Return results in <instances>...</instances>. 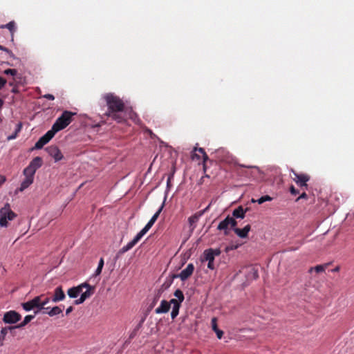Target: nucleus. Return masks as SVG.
I'll return each instance as SVG.
<instances>
[{
    "label": "nucleus",
    "instance_id": "obj_1",
    "mask_svg": "<svg viewBox=\"0 0 354 354\" xmlns=\"http://www.w3.org/2000/svg\"><path fill=\"white\" fill-rule=\"evenodd\" d=\"M104 99L106 102L108 106V111L105 115L111 117L117 122H123L125 119L122 115V112L124 109V104L123 101L113 93H107L104 96Z\"/></svg>",
    "mask_w": 354,
    "mask_h": 354
},
{
    "label": "nucleus",
    "instance_id": "obj_2",
    "mask_svg": "<svg viewBox=\"0 0 354 354\" xmlns=\"http://www.w3.org/2000/svg\"><path fill=\"white\" fill-rule=\"evenodd\" d=\"M155 223V214L151 218L145 227L134 237V239L129 242L126 245L122 247L116 255L118 258L120 254H124L128 250H131L140 239L149 230Z\"/></svg>",
    "mask_w": 354,
    "mask_h": 354
},
{
    "label": "nucleus",
    "instance_id": "obj_3",
    "mask_svg": "<svg viewBox=\"0 0 354 354\" xmlns=\"http://www.w3.org/2000/svg\"><path fill=\"white\" fill-rule=\"evenodd\" d=\"M75 115H76V113L64 111L55 120L51 129L55 133L65 129L72 122V118Z\"/></svg>",
    "mask_w": 354,
    "mask_h": 354
},
{
    "label": "nucleus",
    "instance_id": "obj_4",
    "mask_svg": "<svg viewBox=\"0 0 354 354\" xmlns=\"http://www.w3.org/2000/svg\"><path fill=\"white\" fill-rule=\"evenodd\" d=\"M17 217V214L11 209L9 203L0 209V226L2 227H7L8 226V221L14 220Z\"/></svg>",
    "mask_w": 354,
    "mask_h": 354
},
{
    "label": "nucleus",
    "instance_id": "obj_5",
    "mask_svg": "<svg viewBox=\"0 0 354 354\" xmlns=\"http://www.w3.org/2000/svg\"><path fill=\"white\" fill-rule=\"evenodd\" d=\"M221 250L218 248L213 249L209 248L205 250L201 257L202 261H207V268L212 270H214L216 267L214 265L215 257H218L221 254Z\"/></svg>",
    "mask_w": 354,
    "mask_h": 354
},
{
    "label": "nucleus",
    "instance_id": "obj_6",
    "mask_svg": "<svg viewBox=\"0 0 354 354\" xmlns=\"http://www.w3.org/2000/svg\"><path fill=\"white\" fill-rule=\"evenodd\" d=\"M291 178L300 187L301 189H307V182L310 180V176L306 174H299L295 170L291 169Z\"/></svg>",
    "mask_w": 354,
    "mask_h": 354
},
{
    "label": "nucleus",
    "instance_id": "obj_7",
    "mask_svg": "<svg viewBox=\"0 0 354 354\" xmlns=\"http://www.w3.org/2000/svg\"><path fill=\"white\" fill-rule=\"evenodd\" d=\"M44 297V295H43V294L40 295L39 296L35 297L32 299H31L27 302L22 303L21 306L26 311H30L32 309L36 308L37 310L35 312V314L36 315L41 310V306H40V304H41L40 300Z\"/></svg>",
    "mask_w": 354,
    "mask_h": 354
},
{
    "label": "nucleus",
    "instance_id": "obj_8",
    "mask_svg": "<svg viewBox=\"0 0 354 354\" xmlns=\"http://www.w3.org/2000/svg\"><path fill=\"white\" fill-rule=\"evenodd\" d=\"M55 132L51 129L48 131L43 136H41L38 141L35 143L34 148L36 149H41L46 145L55 135Z\"/></svg>",
    "mask_w": 354,
    "mask_h": 354
},
{
    "label": "nucleus",
    "instance_id": "obj_9",
    "mask_svg": "<svg viewBox=\"0 0 354 354\" xmlns=\"http://www.w3.org/2000/svg\"><path fill=\"white\" fill-rule=\"evenodd\" d=\"M21 318V316L19 313L15 310H10L4 314L3 320L6 324H15L19 322Z\"/></svg>",
    "mask_w": 354,
    "mask_h": 354
},
{
    "label": "nucleus",
    "instance_id": "obj_10",
    "mask_svg": "<svg viewBox=\"0 0 354 354\" xmlns=\"http://www.w3.org/2000/svg\"><path fill=\"white\" fill-rule=\"evenodd\" d=\"M46 151L55 159V162L59 161L63 158L62 152L57 146L50 145L46 148Z\"/></svg>",
    "mask_w": 354,
    "mask_h": 354
},
{
    "label": "nucleus",
    "instance_id": "obj_11",
    "mask_svg": "<svg viewBox=\"0 0 354 354\" xmlns=\"http://www.w3.org/2000/svg\"><path fill=\"white\" fill-rule=\"evenodd\" d=\"M83 286H88V283H83L77 286L69 288L67 291L69 297L76 298L82 292Z\"/></svg>",
    "mask_w": 354,
    "mask_h": 354
},
{
    "label": "nucleus",
    "instance_id": "obj_12",
    "mask_svg": "<svg viewBox=\"0 0 354 354\" xmlns=\"http://www.w3.org/2000/svg\"><path fill=\"white\" fill-rule=\"evenodd\" d=\"M194 266L192 263H189L187 267L183 270L178 277L182 281H185L193 274Z\"/></svg>",
    "mask_w": 354,
    "mask_h": 354
},
{
    "label": "nucleus",
    "instance_id": "obj_13",
    "mask_svg": "<svg viewBox=\"0 0 354 354\" xmlns=\"http://www.w3.org/2000/svg\"><path fill=\"white\" fill-rule=\"evenodd\" d=\"M66 297L65 293L62 286L57 287L53 293L52 301L55 303L63 301Z\"/></svg>",
    "mask_w": 354,
    "mask_h": 354
},
{
    "label": "nucleus",
    "instance_id": "obj_14",
    "mask_svg": "<svg viewBox=\"0 0 354 354\" xmlns=\"http://www.w3.org/2000/svg\"><path fill=\"white\" fill-rule=\"evenodd\" d=\"M208 207L209 206L206 207L205 209L198 212L197 213L194 214V215L189 218V223L190 224V226L192 227V230L195 228V225H194L198 221L199 218L207 211Z\"/></svg>",
    "mask_w": 354,
    "mask_h": 354
},
{
    "label": "nucleus",
    "instance_id": "obj_15",
    "mask_svg": "<svg viewBox=\"0 0 354 354\" xmlns=\"http://www.w3.org/2000/svg\"><path fill=\"white\" fill-rule=\"evenodd\" d=\"M251 227L250 225H245L243 229L234 228V232L240 238H247L248 232L250 231Z\"/></svg>",
    "mask_w": 354,
    "mask_h": 354
},
{
    "label": "nucleus",
    "instance_id": "obj_16",
    "mask_svg": "<svg viewBox=\"0 0 354 354\" xmlns=\"http://www.w3.org/2000/svg\"><path fill=\"white\" fill-rule=\"evenodd\" d=\"M0 28H7L10 33L11 40H14V34L17 30L16 24L14 21H10L5 25H1Z\"/></svg>",
    "mask_w": 354,
    "mask_h": 354
},
{
    "label": "nucleus",
    "instance_id": "obj_17",
    "mask_svg": "<svg viewBox=\"0 0 354 354\" xmlns=\"http://www.w3.org/2000/svg\"><path fill=\"white\" fill-rule=\"evenodd\" d=\"M248 208L243 209L242 206H239L237 208L234 209L232 212V216L236 218H244L245 216V213L248 211Z\"/></svg>",
    "mask_w": 354,
    "mask_h": 354
},
{
    "label": "nucleus",
    "instance_id": "obj_18",
    "mask_svg": "<svg viewBox=\"0 0 354 354\" xmlns=\"http://www.w3.org/2000/svg\"><path fill=\"white\" fill-rule=\"evenodd\" d=\"M212 330L216 333L218 339H221L223 335V332L218 328L217 326V319L216 317H213L211 321Z\"/></svg>",
    "mask_w": 354,
    "mask_h": 354
},
{
    "label": "nucleus",
    "instance_id": "obj_19",
    "mask_svg": "<svg viewBox=\"0 0 354 354\" xmlns=\"http://www.w3.org/2000/svg\"><path fill=\"white\" fill-rule=\"evenodd\" d=\"M194 151L195 152L198 151L200 154L202 155L203 156V171L204 172L206 171V169H207V166H206V161L209 159L208 158V156L207 155V153H205L204 149L203 148H194Z\"/></svg>",
    "mask_w": 354,
    "mask_h": 354
},
{
    "label": "nucleus",
    "instance_id": "obj_20",
    "mask_svg": "<svg viewBox=\"0 0 354 354\" xmlns=\"http://www.w3.org/2000/svg\"><path fill=\"white\" fill-rule=\"evenodd\" d=\"M170 308V304L167 301H162L160 306L156 308V313H167Z\"/></svg>",
    "mask_w": 354,
    "mask_h": 354
},
{
    "label": "nucleus",
    "instance_id": "obj_21",
    "mask_svg": "<svg viewBox=\"0 0 354 354\" xmlns=\"http://www.w3.org/2000/svg\"><path fill=\"white\" fill-rule=\"evenodd\" d=\"M62 313V309L59 306H55L50 310L43 311V314H48L50 317L57 315Z\"/></svg>",
    "mask_w": 354,
    "mask_h": 354
},
{
    "label": "nucleus",
    "instance_id": "obj_22",
    "mask_svg": "<svg viewBox=\"0 0 354 354\" xmlns=\"http://www.w3.org/2000/svg\"><path fill=\"white\" fill-rule=\"evenodd\" d=\"M229 226V216H227L223 221L220 222L217 229L219 230H225V234L227 235L228 233L226 230L228 229Z\"/></svg>",
    "mask_w": 354,
    "mask_h": 354
},
{
    "label": "nucleus",
    "instance_id": "obj_23",
    "mask_svg": "<svg viewBox=\"0 0 354 354\" xmlns=\"http://www.w3.org/2000/svg\"><path fill=\"white\" fill-rule=\"evenodd\" d=\"M42 165V159L40 157H35L28 165L37 171Z\"/></svg>",
    "mask_w": 354,
    "mask_h": 354
},
{
    "label": "nucleus",
    "instance_id": "obj_24",
    "mask_svg": "<svg viewBox=\"0 0 354 354\" xmlns=\"http://www.w3.org/2000/svg\"><path fill=\"white\" fill-rule=\"evenodd\" d=\"M34 178H30V176H25V179L22 181L20 187V191H23L25 189L28 188L32 183Z\"/></svg>",
    "mask_w": 354,
    "mask_h": 354
},
{
    "label": "nucleus",
    "instance_id": "obj_25",
    "mask_svg": "<svg viewBox=\"0 0 354 354\" xmlns=\"http://www.w3.org/2000/svg\"><path fill=\"white\" fill-rule=\"evenodd\" d=\"M86 288V290L82 292L81 296L86 300L94 293L95 288L90 284H88V286H83V288Z\"/></svg>",
    "mask_w": 354,
    "mask_h": 354
},
{
    "label": "nucleus",
    "instance_id": "obj_26",
    "mask_svg": "<svg viewBox=\"0 0 354 354\" xmlns=\"http://www.w3.org/2000/svg\"><path fill=\"white\" fill-rule=\"evenodd\" d=\"M13 329H15V326L4 327L1 329V334H0V344L1 345H3V342L5 339L6 335L8 333V331H11Z\"/></svg>",
    "mask_w": 354,
    "mask_h": 354
},
{
    "label": "nucleus",
    "instance_id": "obj_27",
    "mask_svg": "<svg viewBox=\"0 0 354 354\" xmlns=\"http://www.w3.org/2000/svg\"><path fill=\"white\" fill-rule=\"evenodd\" d=\"M35 316V314L32 315H26L23 322H21L19 324L15 326V328H22L24 326H25L26 325H27L31 320H32L34 319Z\"/></svg>",
    "mask_w": 354,
    "mask_h": 354
},
{
    "label": "nucleus",
    "instance_id": "obj_28",
    "mask_svg": "<svg viewBox=\"0 0 354 354\" xmlns=\"http://www.w3.org/2000/svg\"><path fill=\"white\" fill-rule=\"evenodd\" d=\"M35 172L36 170L32 168L30 165L26 167L24 170V176H30V178H34Z\"/></svg>",
    "mask_w": 354,
    "mask_h": 354
},
{
    "label": "nucleus",
    "instance_id": "obj_29",
    "mask_svg": "<svg viewBox=\"0 0 354 354\" xmlns=\"http://www.w3.org/2000/svg\"><path fill=\"white\" fill-rule=\"evenodd\" d=\"M272 200V198L270 197V196L268 195H265V196H261V198H259L258 200H254V199H252V203H256L257 202L259 204H262L266 201H271Z\"/></svg>",
    "mask_w": 354,
    "mask_h": 354
},
{
    "label": "nucleus",
    "instance_id": "obj_30",
    "mask_svg": "<svg viewBox=\"0 0 354 354\" xmlns=\"http://www.w3.org/2000/svg\"><path fill=\"white\" fill-rule=\"evenodd\" d=\"M327 266V264H325V265H318V266H316L315 267H311L310 269H309V272H312L313 270H315L316 272L317 273H319V272H322L325 270V268Z\"/></svg>",
    "mask_w": 354,
    "mask_h": 354
},
{
    "label": "nucleus",
    "instance_id": "obj_31",
    "mask_svg": "<svg viewBox=\"0 0 354 354\" xmlns=\"http://www.w3.org/2000/svg\"><path fill=\"white\" fill-rule=\"evenodd\" d=\"M49 301H50V298H48L47 297H45V296L42 299H41V300H40V302H41L40 306H41V310L45 311V310H48L50 309L49 307H46V308L45 307V306L47 304H48Z\"/></svg>",
    "mask_w": 354,
    "mask_h": 354
},
{
    "label": "nucleus",
    "instance_id": "obj_32",
    "mask_svg": "<svg viewBox=\"0 0 354 354\" xmlns=\"http://www.w3.org/2000/svg\"><path fill=\"white\" fill-rule=\"evenodd\" d=\"M21 129V124L19 123L17 124V129H16L15 131H14V133H12V135H10L8 137V138H7L8 140H11L15 139L17 138L19 132H20Z\"/></svg>",
    "mask_w": 354,
    "mask_h": 354
},
{
    "label": "nucleus",
    "instance_id": "obj_33",
    "mask_svg": "<svg viewBox=\"0 0 354 354\" xmlns=\"http://www.w3.org/2000/svg\"><path fill=\"white\" fill-rule=\"evenodd\" d=\"M104 259L103 258H101L99 261V263H98V266L95 270V274L97 276V275H99L101 274L102 272V268H103V266H104Z\"/></svg>",
    "mask_w": 354,
    "mask_h": 354
},
{
    "label": "nucleus",
    "instance_id": "obj_34",
    "mask_svg": "<svg viewBox=\"0 0 354 354\" xmlns=\"http://www.w3.org/2000/svg\"><path fill=\"white\" fill-rule=\"evenodd\" d=\"M174 296L176 297H177L178 300L179 301H181L183 302V300H184V295H183V292L179 290V289H177L175 292H174Z\"/></svg>",
    "mask_w": 354,
    "mask_h": 354
},
{
    "label": "nucleus",
    "instance_id": "obj_35",
    "mask_svg": "<svg viewBox=\"0 0 354 354\" xmlns=\"http://www.w3.org/2000/svg\"><path fill=\"white\" fill-rule=\"evenodd\" d=\"M179 308H180V307H177L176 306H172V310H171V317L172 319H174L177 317V315H178V313H179Z\"/></svg>",
    "mask_w": 354,
    "mask_h": 354
},
{
    "label": "nucleus",
    "instance_id": "obj_36",
    "mask_svg": "<svg viewBox=\"0 0 354 354\" xmlns=\"http://www.w3.org/2000/svg\"><path fill=\"white\" fill-rule=\"evenodd\" d=\"M154 304H155V298L153 299L151 303L150 304V305L147 307V310H145V317H146L148 315V313L152 310V308H153ZM145 318V317L142 319V322L144 321Z\"/></svg>",
    "mask_w": 354,
    "mask_h": 354
},
{
    "label": "nucleus",
    "instance_id": "obj_37",
    "mask_svg": "<svg viewBox=\"0 0 354 354\" xmlns=\"http://www.w3.org/2000/svg\"><path fill=\"white\" fill-rule=\"evenodd\" d=\"M3 73L5 75H10L12 76H15L17 75V71L16 69L8 68V69L5 70L3 71Z\"/></svg>",
    "mask_w": 354,
    "mask_h": 354
},
{
    "label": "nucleus",
    "instance_id": "obj_38",
    "mask_svg": "<svg viewBox=\"0 0 354 354\" xmlns=\"http://www.w3.org/2000/svg\"><path fill=\"white\" fill-rule=\"evenodd\" d=\"M0 50L6 52L10 57H13V58L15 57V55L12 53V52L10 50H9L8 48L0 45Z\"/></svg>",
    "mask_w": 354,
    "mask_h": 354
},
{
    "label": "nucleus",
    "instance_id": "obj_39",
    "mask_svg": "<svg viewBox=\"0 0 354 354\" xmlns=\"http://www.w3.org/2000/svg\"><path fill=\"white\" fill-rule=\"evenodd\" d=\"M229 223L230 226L234 230V228H236V226L237 225L236 221L234 219V217H231L229 216Z\"/></svg>",
    "mask_w": 354,
    "mask_h": 354
},
{
    "label": "nucleus",
    "instance_id": "obj_40",
    "mask_svg": "<svg viewBox=\"0 0 354 354\" xmlns=\"http://www.w3.org/2000/svg\"><path fill=\"white\" fill-rule=\"evenodd\" d=\"M171 304H172L173 306H177V307H180V303L181 301H179L178 299H171L170 300V302H169Z\"/></svg>",
    "mask_w": 354,
    "mask_h": 354
},
{
    "label": "nucleus",
    "instance_id": "obj_41",
    "mask_svg": "<svg viewBox=\"0 0 354 354\" xmlns=\"http://www.w3.org/2000/svg\"><path fill=\"white\" fill-rule=\"evenodd\" d=\"M290 192L292 195H297L299 194V191L293 185L290 187Z\"/></svg>",
    "mask_w": 354,
    "mask_h": 354
},
{
    "label": "nucleus",
    "instance_id": "obj_42",
    "mask_svg": "<svg viewBox=\"0 0 354 354\" xmlns=\"http://www.w3.org/2000/svg\"><path fill=\"white\" fill-rule=\"evenodd\" d=\"M303 192L300 194V196L296 199V202H298L300 199H306L308 196L305 192L306 189H302Z\"/></svg>",
    "mask_w": 354,
    "mask_h": 354
},
{
    "label": "nucleus",
    "instance_id": "obj_43",
    "mask_svg": "<svg viewBox=\"0 0 354 354\" xmlns=\"http://www.w3.org/2000/svg\"><path fill=\"white\" fill-rule=\"evenodd\" d=\"M206 178H209V175H207V174H206V175H205L204 176H202V177L201 178V179L199 180V181H198V185H202V184L205 183V179H206Z\"/></svg>",
    "mask_w": 354,
    "mask_h": 354
},
{
    "label": "nucleus",
    "instance_id": "obj_44",
    "mask_svg": "<svg viewBox=\"0 0 354 354\" xmlns=\"http://www.w3.org/2000/svg\"><path fill=\"white\" fill-rule=\"evenodd\" d=\"M84 301L85 299L82 296H80V297L78 299L75 300L74 304L75 305H79L84 303Z\"/></svg>",
    "mask_w": 354,
    "mask_h": 354
},
{
    "label": "nucleus",
    "instance_id": "obj_45",
    "mask_svg": "<svg viewBox=\"0 0 354 354\" xmlns=\"http://www.w3.org/2000/svg\"><path fill=\"white\" fill-rule=\"evenodd\" d=\"M251 272H252V276L254 279L259 277L258 271L254 268L251 269Z\"/></svg>",
    "mask_w": 354,
    "mask_h": 354
},
{
    "label": "nucleus",
    "instance_id": "obj_46",
    "mask_svg": "<svg viewBox=\"0 0 354 354\" xmlns=\"http://www.w3.org/2000/svg\"><path fill=\"white\" fill-rule=\"evenodd\" d=\"M192 158L193 160H200L201 159V156H200V154L196 153L194 151L193 153L192 154Z\"/></svg>",
    "mask_w": 354,
    "mask_h": 354
},
{
    "label": "nucleus",
    "instance_id": "obj_47",
    "mask_svg": "<svg viewBox=\"0 0 354 354\" xmlns=\"http://www.w3.org/2000/svg\"><path fill=\"white\" fill-rule=\"evenodd\" d=\"M6 82V80L5 78L0 77V89L5 86Z\"/></svg>",
    "mask_w": 354,
    "mask_h": 354
},
{
    "label": "nucleus",
    "instance_id": "obj_48",
    "mask_svg": "<svg viewBox=\"0 0 354 354\" xmlns=\"http://www.w3.org/2000/svg\"><path fill=\"white\" fill-rule=\"evenodd\" d=\"M43 97L49 100H53L55 99V97L52 94H45Z\"/></svg>",
    "mask_w": 354,
    "mask_h": 354
},
{
    "label": "nucleus",
    "instance_id": "obj_49",
    "mask_svg": "<svg viewBox=\"0 0 354 354\" xmlns=\"http://www.w3.org/2000/svg\"><path fill=\"white\" fill-rule=\"evenodd\" d=\"M73 306H69V307L66 309V315H68L69 313H71L73 311Z\"/></svg>",
    "mask_w": 354,
    "mask_h": 354
},
{
    "label": "nucleus",
    "instance_id": "obj_50",
    "mask_svg": "<svg viewBox=\"0 0 354 354\" xmlns=\"http://www.w3.org/2000/svg\"><path fill=\"white\" fill-rule=\"evenodd\" d=\"M162 207H163V204L162 205V206L158 209V211H156V219L158 218V216H159V214L160 213V212L162 211Z\"/></svg>",
    "mask_w": 354,
    "mask_h": 354
},
{
    "label": "nucleus",
    "instance_id": "obj_51",
    "mask_svg": "<svg viewBox=\"0 0 354 354\" xmlns=\"http://www.w3.org/2000/svg\"><path fill=\"white\" fill-rule=\"evenodd\" d=\"M12 92L14 93H18V89L17 87H14L12 89Z\"/></svg>",
    "mask_w": 354,
    "mask_h": 354
},
{
    "label": "nucleus",
    "instance_id": "obj_52",
    "mask_svg": "<svg viewBox=\"0 0 354 354\" xmlns=\"http://www.w3.org/2000/svg\"><path fill=\"white\" fill-rule=\"evenodd\" d=\"M339 270V267L337 266L334 269L332 270L333 272H338Z\"/></svg>",
    "mask_w": 354,
    "mask_h": 354
},
{
    "label": "nucleus",
    "instance_id": "obj_53",
    "mask_svg": "<svg viewBox=\"0 0 354 354\" xmlns=\"http://www.w3.org/2000/svg\"><path fill=\"white\" fill-rule=\"evenodd\" d=\"M154 161H155V158L153 159V160L152 163L151 164V165H150V167H149V171H150V170L151 169L152 165H153V162H154Z\"/></svg>",
    "mask_w": 354,
    "mask_h": 354
},
{
    "label": "nucleus",
    "instance_id": "obj_54",
    "mask_svg": "<svg viewBox=\"0 0 354 354\" xmlns=\"http://www.w3.org/2000/svg\"><path fill=\"white\" fill-rule=\"evenodd\" d=\"M9 85H10V86H12L14 85V83H13V82H10V83H9Z\"/></svg>",
    "mask_w": 354,
    "mask_h": 354
}]
</instances>
